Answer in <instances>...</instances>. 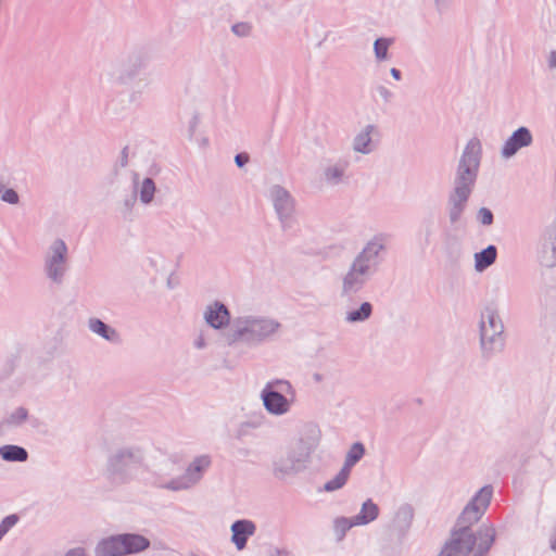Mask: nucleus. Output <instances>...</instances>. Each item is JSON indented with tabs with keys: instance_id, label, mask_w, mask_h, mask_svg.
<instances>
[{
	"instance_id": "nucleus-1",
	"label": "nucleus",
	"mask_w": 556,
	"mask_h": 556,
	"mask_svg": "<svg viewBox=\"0 0 556 556\" xmlns=\"http://www.w3.org/2000/svg\"><path fill=\"white\" fill-rule=\"evenodd\" d=\"M390 238L387 232H378L364 243L340 276L341 298L350 299L359 293L378 273L388 253Z\"/></svg>"
},
{
	"instance_id": "nucleus-2",
	"label": "nucleus",
	"mask_w": 556,
	"mask_h": 556,
	"mask_svg": "<svg viewBox=\"0 0 556 556\" xmlns=\"http://www.w3.org/2000/svg\"><path fill=\"white\" fill-rule=\"evenodd\" d=\"M149 471L147 450L137 444H125L109 451L104 472L114 485L139 481Z\"/></svg>"
},
{
	"instance_id": "nucleus-3",
	"label": "nucleus",
	"mask_w": 556,
	"mask_h": 556,
	"mask_svg": "<svg viewBox=\"0 0 556 556\" xmlns=\"http://www.w3.org/2000/svg\"><path fill=\"white\" fill-rule=\"evenodd\" d=\"M282 329L281 323L269 315L244 313L236 316L227 334L228 343L257 348L274 341Z\"/></svg>"
},
{
	"instance_id": "nucleus-4",
	"label": "nucleus",
	"mask_w": 556,
	"mask_h": 556,
	"mask_svg": "<svg viewBox=\"0 0 556 556\" xmlns=\"http://www.w3.org/2000/svg\"><path fill=\"white\" fill-rule=\"evenodd\" d=\"M495 535L492 525H482L477 534L472 530L454 527L438 556H486L495 541Z\"/></svg>"
},
{
	"instance_id": "nucleus-5",
	"label": "nucleus",
	"mask_w": 556,
	"mask_h": 556,
	"mask_svg": "<svg viewBox=\"0 0 556 556\" xmlns=\"http://www.w3.org/2000/svg\"><path fill=\"white\" fill-rule=\"evenodd\" d=\"M482 144L478 138L466 143L458 160L451 192L471 195L481 164Z\"/></svg>"
},
{
	"instance_id": "nucleus-6",
	"label": "nucleus",
	"mask_w": 556,
	"mask_h": 556,
	"mask_svg": "<svg viewBox=\"0 0 556 556\" xmlns=\"http://www.w3.org/2000/svg\"><path fill=\"white\" fill-rule=\"evenodd\" d=\"M260 399L269 415L281 417L291 412L296 401V391L289 380L273 379L265 383Z\"/></svg>"
},
{
	"instance_id": "nucleus-7",
	"label": "nucleus",
	"mask_w": 556,
	"mask_h": 556,
	"mask_svg": "<svg viewBox=\"0 0 556 556\" xmlns=\"http://www.w3.org/2000/svg\"><path fill=\"white\" fill-rule=\"evenodd\" d=\"M70 270V251L61 238L53 239L42 256V273L53 285L61 286Z\"/></svg>"
},
{
	"instance_id": "nucleus-8",
	"label": "nucleus",
	"mask_w": 556,
	"mask_h": 556,
	"mask_svg": "<svg viewBox=\"0 0 556 556\" xmlns=\"http://www.w3.org/2000/svg\"><path fill=\"white\" fill-rule=\"evenodd\" d=\"M479 334L483 357L491 358L503 351L505 345L504 324L496 311L486 309L482 313Z\"/></svg>"
},
{
	"instance_id": "nucleus-9",
	"label": "nucleus",
	"mask_w": 556,
	"mask_h": 556,
	"mask_svg": "<svg viewBox=\"0 0 556 556\" xmlns=\"http://www.w3.org/2000/svg\"><path fill=\"white\" fill-rule=\"evenodd\" d=\"M150 541L137 533L111 535L101 540L96 546L97 556H126L146 551Z\"/></svg>"
},
{
	"instance_id": "nucleus-10",
	"label": "nucleus",
	"mask_w": 556,
	"mask_h": 556,
	"mask_svg": "<svg viewBox=\"0 0 556 556\" xmlns=\"http://www.w3.org/2000/svg\"><path fill=\"white\" fill-rule=\"evenodd\" d=\"M211 463V457L208 455H200L188 465L182 475L169 480L160 477L157 479V485L161 489L172 492L189 490L202 480L205 471L210 468Z\"/></svg>"
},
{
	"instance_id": "nucleus-11",
	"label": "nucleus",
	"mask_w": 556,
	"mask_h": 556,
	"mask_svg": "<svg viewBox=\"0 0 556 556\" xmlns=\"http://www.w3.org/2000/svg\"><path fill=\"white\" fill-rule=\"evenodd\" d=\"M268 197L283 231H289L296 224L295 200L282 186L274 185L268 190Z\"/></svg>"
},
{
	"instance_id": "nucleus-12",
	"label": "nucleus",
	"mask_w": 556,
	"mask_h": 556,
	"mask_svg": "<svg viewBox=\"0 0 556 556\" xmlns=\"http://www.w3.org/2000/svg\"><path fill=\"white\" fill-rule=\"evenodd\" d=\"M493 495L491 485L482 486L467 503L460 513L455 527L471 530L482 516L485 514Z\"/></svg>"
},
{
	"instance_id": "nucleus-13",
	"label": "nucleus",
	"mask_w": 556,
	"mask_h": 556,
	"mask_svg": "<svg viewBox=\"0 0 556 556\" xmlns=\"http://www.w3.org/2000/svg\"><path fill=\"white\" fill-rule=\"evenodd\" d=\"M144 62L139 55H128L112 62L106 71L109 79L117 85H127L143 70Z\"/></svg>"
},
{
	"instance_id": "nucleus-14",
	"label": "nucleus",
	"mask_w": 556,
	"mask_h": 556,
	"mask_svg": "<svg viewBox=\"0 0 556 556\" xmlns=\"http://www.w3.org/2000/svg\"><path fill=\"white\" fill-rule=\"evenodd\" d=\"M349 166L350 162L346 159H325L318 170L319 182L327 188H336L346 184Z\"/></svg>"
},
{
	"instance_id": "nucleus-15",
	"label": "nucleus",
	"mask_w": 556,
	"mask_h": 556,
	"mask_svg": "<svg viewBox=\"0 0 556 556\" xmlns=\"http://www.w3.org/2000/svg\"><path fill=\"white\" fill-rule=\"evenodd\" d=\"M308 463L292 446L273 462V473L278 479L293 477L305 470Z\"/></svg>"
},
{
	"instance_id": "nucleus-16",
	"label": "nucleus",
	"mask_w": 556,
	"mask_h": 556,
	"mask_svg": "<svg viewBox=\"0 0 556 556\" xmlns=\"http://www.w3.org/2000/svg\"><path fill=\"white\" fill-rule=\"evenodd\" d=\"M538 261L544 268L556 267V218L543 231L538 250Z\"/></svg>"
},
{
	"instance_id": "nucleus-17",
	"label": "nucleus",
	"mask_w": 556,
	"mask_h": 556,
	"mask_svg": "<svg viewBox=\"0 0 556 556\" xmlns=\"http://www.w3.org/2000/svg\"><path fill=\"white\" fill-rule=\"evenodd\" d=\"M320 437L321 432L316 425H306L292 447L309 464L312 454L319 445Z\"/></svg>"
},
{
	"instance_id": "nucleus-18",
	"label": "nucleus",
	"mask_w": 556,
	"mask_h": 556,
	"mask_svg": "<svg viewBox=\"0 0 556 556\" xmlns=\"http://www.w3.org/2000/svg\"><path fill=\"white\" fill-rule=\"evenodd\" d=\"M380 132L376 125H365L352 140V150L357 154L372 153L379 143Z\"/></svg>"
},
{
	"instance_id": "nucleus-19",
	"label": "nucleus",
	"mask_w": 556,
	"mask_h": 556,
	"mask_svg": "<svg viewBox=\"0 0 556 556\" xmlns=\"http://www.w3.org/2000/svg\"><path fill=\"white\" fill-rule=\"evenodd\" d=\"M533 142V136L529 128L521 126L516 129L503 143L501 156L509 160L515 156L522 148H528Z\"/></svg>"
},
{
	"instance_id": "nucleus-20",
	"label": "nucleus",
	"mask_w": 556,
	"mask_h": 556,
	"mask_svg": "<svg viewBox=\"0 0 556 556\" xmlns=\"http://www.w3.org/2000/svg\"><path fill=\"white\" fill-rule=\"evenodd\" d=\"M131 189L143 206H149L154 202L157 188L152 178L143 177L139 173L134 172L131 175Z\"/></svg>"
},
{
	"instance_id": "nucleus-21",
	"label": "nucleus",
	"mask_w": 556,
	"mask_h": 556,
	"mask_svg": "<svg viewBox=\"0 0 556 556\" xmlns=\"http://www.w3.org/2000/svg\"><path fill=\"white\" fill-rule=\"evenodd\" d=\"M203 318L205 323L215 330H220L231 325L230 312L225 304L215 301L208 304L204 312Z\"/></svg>"
},
{
	"instance_id": "nucleus-22",
	"label": "nucleus",
	"mask_w": 556,
	"mask_h": 556,
	"mask_svg": "<svg viewBox=\"0 0 556 556\" xmlns=\"http://www.w3.org/2000/svg\"><path fill=\"white\" fill-rule=\"evenodd\" d=\"M35 420L28 407L17 405L9 408L1 421L7 429H22Z\"/></svg>"
},
{
	"instance_id": "nucleus-23",
	"label": "nucleus",
	"mask_w": 556,
	"mask_h": 556,
	"mask_svg": "<svg viewBox=\"0 0 556 556\" xmlns=\"http://www.w3.org/2000/svg\"><path fill=\"white\" fill-rule=\"evenodd\" d=\"M256 525L250 519L236 520L231 527V542L238 551L245 548L249 538L256 533Z\"/></svg>"
},
{
	"instance_id": "nucleus-24",
	"label": "nucleus",
	"mask_w": 556,
	"mask_h": 556,
	"mask_svg": "<svg viewBox=\"0 0 556 556\" xmlns=\"http://www.w3.org/2000/svg\"><path fill=\"white\" fill-rule=\"evenodd\" d=\"M87 327L91 333L102 338L109 343L119 344L122 342L119 332L115 328L102 321L100 318L90 317L87 320Z\"/></svg>"
},
{
	"instance_id": "nucleus-25",
	"label": "nucleus",
	"mask_w": 556,
	"mask_h": 556,
	"mask_svg": "<svg viewBox=\"0 0 556 556\" xmlns=\"http://www.w3.org/2000/svg\"><path fill=\"white\" fill-rule=\"evenodd\" d=\"M469 198V195L450 191L447 197V215L451 224L459 222L466 210Z\"/></svg>"
},
{
	"instance_id": "nucleus-26",
	"label": "nucleus",
	"mask_w": 556,
	"mask_h": 556,
	"mask_svg": "<svg viewBox=\"0 0 556 556\" xmlns=\"http://www.w3.org/2000/svg\"><path fill=\"white\" fill-rule=\"evenodd\" d=\"M379 513L378 505L371 498H368L362 504L361 510L353 518L358 527L367 526L378 518Z\"/></svg>"
},
{
	"instance_id": "nucleus-27",
	"label": "nucleus",
	"mask_w": 556,
	"mask_h": 556,
	"mask_svg": "<svg viewBox=\"0 0 556 556\" xmlns=\"http://www.w3.org/2000/svg\"><path fill=\"white\" fill-rule=\"evenodd\" d=\"M497 257V249L495 245L490 244L480 252L475 253V270L478 273L484 271L493 265Z\"/></svg>"
},
{
	"instance_id": "nucleus-28",
	"label": "nucleus",
	"mask_w": 556,
	"mask_h": 556,
	"mask_svg": "<svg viewBox=\"0 0 556 556\" xmlns=\"http://www.w3.org/2000/svg\"><path fill=\"white\" fill-rule=\"evenodd\" d=\"M372 304L363 302L358 308L349 309L344 314V321L348 324H359L368 320L372 315Z\"/></svg>"
},
{
	"instance_id": "nucleus-29",
	"label": "nucleus",
	"mask_w": 556,
	"mask_h": 556,
	"mask_svg": "<svg viewBox=\"0 0 556 556\" xmlns=\"http://www.w3.org/2000/svg\"><path fill=\"white\" fill-rule=\"evenodd\" d=\"M0 457L5 462L24 463L28 459V452L23 446L5 444L0 446Z\"/></svg>"
},
{
	"instance_id": "nucleus-30",
	"label": "nucleus",
	"mask_w": 556,
	"mask_h": 556,
	"mask_svg": "<svg viewBox=\"0 0 556 556\" xmlns=\"http://www.w3.org/2000/svg\"><path fill=\"white\" fill-rule=\"evenodd\" d=\"M393 42L394 39L388 37H380L375 40L372 49L377 63L387 62L391 59L389 50Z\"/></svg>"
},
{
	"instance_id": "nucleus-31",
	"label": "nucleus",
	"mask_w": 556,
	"mask_h": 556,
	"mask_svg": "<svg viewBox=\"0 0 556 556\" xmlns=\"http://www.w3.org/2000/svg\"><path fill=\"white\" fill-rule=\"evenodd\" d=\"M358 527L353 517L339 516L332 521V530L337 542L343 541L349 530Z\"/></svg>"
},
{
	"instance_id": "nucleus-32",
	"label": "nucleus",
	"mask_w": 556,
	"mask_h": 556,
	"mask_svg": "<svg viewBox=\"0 0 556 556\" xmlns=\"http://www.w3.org/2000/svg\"><path fill=\"white\" fill-rule=\"evenodd\" d=\"M365 455V447L363 443L355 442L351 445L346 452L343 468L351 472L352 468L363 458Z\"/></svg>"
},
{
	"instance_id": "nucleus-33",
	"label": "nucleus",
	"mask_w": 556,
	"mask_h": 556,
	"mask_svg": "<svg viewBox=\"0 0 556 556\" xmlns=\"http://www.w3.org/2000/svg\"><path fill=\"white\" fill-rule=\"evenodd\" d=\"M350 473L351 472L349 470L342 467L332 479H330L324 484V491L333 492L342 489L346 484Z\"/></svg>"
},
{
	"instance_id": "nucleus-34",
	"label": "nucleus",
	"mask_w": 556,
	"mask_h": 556,
	"mask_svg": "<svg viewBox=\"0 0 556 556\" xmlns=\"http://www.w3.org/2000/svg\"><path fill=\"white\" fill-rule=\"evenodd\" d=\"M414 517V509L410 505L404 504L400 506L395 513V520L403 527H408Z\"/></svg>"
},
{
	"instance_id": "nucleus-35",
	"label": "nucleus",
	"mask_w": 556,
	"mask_h": 556,
	"mask_svg": "<svg viewBox=\"0 0 556 556\" xmlns=\"http://www.w3.org/2000/svg\"><path fill=\"white\" fill-rule=\"evenodd\" d=\"M252 25L248 22H239L231 26V31L241 38L249 37L252 33Z\"/></svg>"
},
{
	"instance_id": "nucleus-36",
	"label": "nucleus",
	"mask_w": 556,
	"mask_h": 556,
	"mask_svg": "<svg viewBox=\"0 0 556 556\" xmlns=\"http://www.w3.org/2000/svg\"><path fill=\"white\" fill-rule=\"evenodd\" d=\"M0 199L9 204H17L20 197L14 189L0 186Z\"/></svg>"
},
{
	"instance_id": "nucleus-37",
	"label": "nucleus",
	"mask_w": 556,
	"mask_h": 556,
	"mask_svg": "<svg viewBox=\"0 0 556 556\" xmlns=\"http://www.w3.org/2000/svg\"><path fill=\"white\" fill-rule=\"evenodd\" d=\"M18 518L15 515H9L7 516L0 523V540L10 531L11 528H13Z\"/></svg>"
},
{
	"instance_id": "nucleus-38",
	"label": "nucleus",
	"mask_w": 556,
	"mask_h": 556,
	"mask_svg": "<svg viewBox=\"0 0 556 556\" xmlns=\"http://www.w3.org/2000/svg\"><path fill=\"white\" fill-rule=\"evenodd\" d=\"M477 220L483 226H490L493 223V213L488 207L479 208Z\"/></svg>"
},
{
	"instance_id": "nucleus-39",
	"label": "nucleus",
	"mask_w": 556,
	"mask_h": 556,
	"mask_svg": "<svg viewBox=\"0 0 556 556\" xmlns=\"http://www.w3.org/2000/svg\"><path fill=\"white\" fill-rule=\"evenodd\" d=\"M376 91L384 103H389L394 98L393 92L383 85L377 86Z\"/></svg>"
},
{
	"instance_id": "nucleus-40",
	"label": "nucleus",
	"mask_w": 556,
	"mask_h": 556,
	"mask_svg": "<svg viewBox=\"0 0 556 556\" xmlns=\"http://www.w3.org/2000/svg\"><path fill=\"white\" fill-rule=\"evenodd\" d=\"M137 201H139V200H138L137 195H135V193H132V195L124 199L122 202V211L124 213L132 212Z\"/></svg>"
},
{
	"instance_id": "nucleus-41",
	"label": "nucleus",
	"mask_w": 556,
	"mask_h": 556,
	"mask_svg": "<svg viewBox=\"0 0 556 556\" xmlns=\"http://www.w3.org/2000/svg\"><path fill=\"white\" fill-rule=\"evenodd\" d=\"M207 345L206 343V340H205V337L203 333H199L194 341H193V346L197 349V350H203L205 349Z\"/></svg>"
},
{
	"instance_id": "nucleus-42",
	"label": "nucleus",
	"mask_w": 556,
	"mask_h": 556,
	"mask_svg": "<svg viewBox=\"0 0 556 556\" xmlns=\"http://www.w3.org/2000/svg\"><path fill=\"white\" fill-rule=\"evenodd\" d=\"M434 4L437 10L443 13L450 8L451 0H434Z\"/></svg>"
},
{
	"instance_id": "nucleus-43",
	"label": "nucleus",
	"mask_w": 556,
	"mask_h": 556,
	"mask_svg": "<svg viewBox=\"0 0 556 556\" xmlns=\"http://www.w3.org/2000/svg\"><path fill=\"white\" fill-rule=\"evenodd\" d=\"M249 162V155L245 153H239L235 156V163L238 167H243Z\"/></svg>"
},
{
	"instance_id": "nucleus-44",
	"label": "nucleus",
	"mask_w": 556,
	"mask_h": 556,
	"mask_svg": "<svg viewBox=\"0 0 556 556\" xmlns=\"http://www.w3.org/2000/svg\"><path fill=\"white\" fill-rule=\"evenodd\" d=\"M128 147H125L121 152L118 162L122 167H126L128 165Z\"/></svg>"
},
{
	"instance_id": "nucleus-45",
	"label": "nucleus",
	"mask_w": 556,
	"mask_h": 556,
	"mask_svg": "<svg viewBox=\"0 0 556 556\" xmlns=\"http://www.w3.org/2000/svg\"><path fill=\"white\" fill-rule=\"evenodd\" d=\"M548 544H549V548L553 552H556V526L553 528V530L548 534Z\"/></svg>"
},
{
	"instance_id": "nucleus-46",
	"label": "nucleus",
	"mask_w": 556,
	"mask_h": 556,
	"mask_svg": "<svg viewBox=\"0 0 556 556\" xmlns=\"http://www.w3.org/2000/svg\"><path fill=\"white\" fill-rule=\"evenodd\" d=\"M249 430H250V429H249V424H243V422H241V424L239 425V427H238V430H237V437H238V438H241V437L245 435V434L248 433V431H249Z\"/></svg>"
},
{
	"instance_id": "nucleus-47",
	"label": "nucleus",
	"mask_w": 556,
	"mask_h": 556,
	"mask_svg": "<svg viewBox=\"0 0 556 556\" xmlns=\"http://www.w3.org/2000/svg\"><path fill=\"white\" fill-rule=\"evenodd\" d=\"M243 424H249V429H255L261 426V418L254 420H247Z\"/></svg>"
},
{
	"instance_id": "nucleus-48",
	"label": "nucleus",
	"mask_w": 556,
	"mask_h": 556,
	"mask_svg": "<svg viewBox=\"0 0 556 556\" xmlns=\"http://www.w3.org/2000/svg\"><path fill=\"white\" fill-rule=\"evenodd\" d=\"M66 556H86V553L83 548H75L70 551Z\"/></svg>"
},
{
	"instance_id": "nucleus-49",
	"label": "nucleus",
	"mask_w": 556,
	"mask_h": 556,
	"mask_svg": "<svg viewBox=\"0 0 556 556\" xmlns=\"http://www.w3.org/2000/svg\"><path fill=\"white\" fill-rule=\"evenodd\" d=\"M390 74L391 76L395 79V80H401L402 79V73L400 70L395 68V67H392L390 70Z\"/></svg>"
},
{
	"instance_id": "nucleus-50",
	"label": "nucleus",
	"mask_w": 556,
	"mask_h": 556,
	"mask_svg": "<svg viewBox=\"0 0 556 556\" xmlns=\"http://www.w3.org/2000/svg\"><path fill=\"white\" fill-rule=\"evenodd\" d=\"M549 67H556V52H552L548 58Z\"/></svg>"
}]
</instances>
